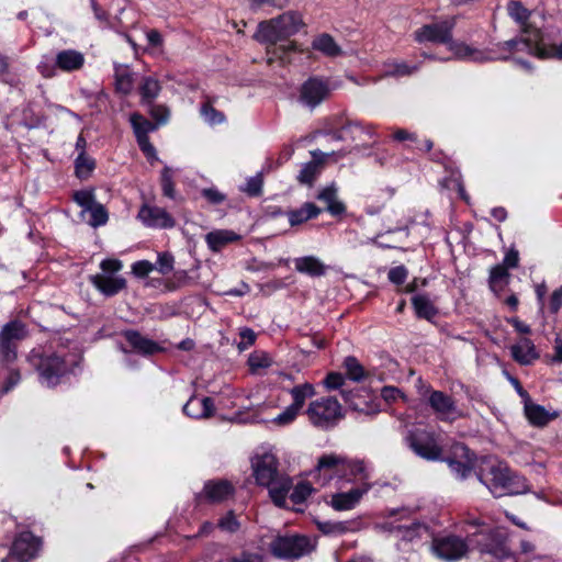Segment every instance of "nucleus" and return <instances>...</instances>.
I'll return each instance as SVG.
<instances>
[{
	"mask_svg": "<svg viewBox=\"0 0 562 562\" xmlns=\"http://www.w3.org/2000/svg\"><path fill=\"white\" fill-rule=\"evenodd\" d=\"M539 50L544 55H536L539 58H550L557 57L562 58V43L560 45H552L550 47H546L542 38L539 41Z\"/></svg>",
	"mask_w": 562,
	"mask_h": 562,
	"instance_id": "59",
	"label": "nucleus"
},
{
	"mask_svg": "<svg viewBox=\"0 0 562 562\" xmlns=\"http://www.w3.org/2000/svg\"><path fill=\"white\" fill-rule=\"evenodd\" d=\"M340 132L342 135L350 134L356 139L363 134L364 125L360 122H348L341 127Z\"/></svg>",
	"mask_w": 562,
	"mask_h": 562,
	"instance_id": "61",
	"label": "nucleus"
},
{
	"mask_svg": "<svg viewBox=\"0 0 562 562\" xmlns=\"http://www.w3.org/2000/svg\"><path fill=\"white\" fill-rule=\"evenodd\" d=\"M99 267L102 272L90 276L89 279L92 282V284L95 286V289L100 291V293L105 294V267H106L105 258L100 260Z\"/></svg>",
	"mask_w": 562,
	"mask_h": 562,
	"instance_id": "57",
	"label": "nucleus"
},
{
	"mask_svg": "<svg viewBox=\"0 0 562 562\" xmlns=\"http://www.w3.org/2000/svg\"><path fill=\"white\" fill-rule=\"evenodd\" d=\"M321 172V162L312 160L304 164L297 175V181L311 186Z\"/></svg>",
	"mask_w": 562,
	"mask_h": 562,
	"instance_id": "41",
	"label": "nucleus"
},
{
	"mask_svg": "<svg viewBox=\"0 0 562 562\" xmlns=\"http://www.w3.org/2000/svg\"><path fill=\"white\" fill-rule=\"evenodd\" d=\"M135 85L134 72L128 66H116L114 69V91L120 95L130 94Z\"/></svg>",
	"mask_w": 562,
	"mask_h": 562,
	"instance_id": "28",
	"label": "nucleus"
},
{
	"mask_svg": "<svg viewBox=\"0 0 562 562\" xmlns=\"http://www.w3.org/2000/svg\"><path fill=\"white\" fill-rule=\"evenodd\" d=\"M449 469L459 479H465L470 475L475 464V454L463 443H454L450 449L449 456L445 459Z\"/></svg>",
	"mask_w": 562,
	"mask_h": 562,
	"instance_id": "13",
	"label": "nucleus"
},
{
	"mask_svg": "<svg viewBox=\"0 0 562 562\" xmlns=\"http://www.w3.org/2000/svg\"><path fill=\"white\" fill-rule=\"evenodd\" d=\"M256 483L267 487L273 504L286 507V497L293 487L292 479L279 470V461L271 452L257 454L251 460Z\"/></svg>",
	"mask_w": 562,
	"mask_h": 562,
	"instance_id": "3",
	"label": "nucleus"
},
{
	"mask_svg": "<svg viewBox=\"0 0 562 562\" xmlns=\"http://www.w3.org/2000/svg\"><path fill=\"white\" fill-rule=\"evenodd\" d=\"M138 217L149 227L170 228L175 226V221L170 214L158 206L144 205L138 212Z\"/></svg>",
	"mask_w": 562,
	"mask_h": 562,
	"instance_id": "21",
	"label": "nucleus"
},
{
	"mask_svg": "<svg viewBox=\"0 0 562 562\" xmlns=\"http://www.w3.org/2000/svg\"><path fill=\"white\" fill-rule=\"evenodd\" d=\"M289 393L293 400L291 405L301 411L305 404V401L315 395V387L313 384L305 382L293 386Z\"/></svg>",
	"mask_w": 562,
	"mask_h": 562,
	"instance_id": "39",
	"label": "nucleus"
},
{
	"mask_svg": "<svg viewBox=\"0 0 562 562\" xmlns=\"http://www.w3.org/2000/svg\"><path fill=\"white\" fill-rule=\"evenodd\" d=\"M183 413L192 418H209L214 413V402L211 397H191L183 406Z\"/></svg>",
	"mask_w": 562,
	"mask_h": 562,
	"instance_id": "25",
	"label": "nucleus"
},
{
	"mask_svg": "<svg viewBox=\"0 0 562 562\" xmlns=\"http://www.w3.org/2000/svg\"><path fill=\"white\" fill-rule=\"evenodd\" d=\"M344 367L346 369L347 376L356 382H359L366 378V372L361 363L355 357H347L344 360Z\"/></svg>",
	"mask_w": 562,
	"mask_h": 562,
	"instance_id": "43",
	"label": "nucleus"
},
{
	"mask_svg": "<svg viewBox=\"0 0 562 562\" xmlns=\"http://www.w3.org/2000/svg\"><path fill=\"white\" fill-rule=\"evenodd\" d=\"M203 198H205L212 204H221L225 201L226 196L215 188H206L201 191Z\"/></svg>",
	"mask_w": 562,
	"mask_h": 562,
	"instance_id": "62",
	"label": "nucleus"
},
{
	"mask_svg": "<svg viewBox=\"0 0 562 562\" xmlns=\"http://www.w3.org/2000/svg\"><path fill=\"white\" fill-rule=\"evenodd\" d=\"M405 441L423 459L435 461L441 457L442 450L437 445L434 435L424 429L411 430L405 437Z\"/></svg>",
	"mask_w": 562,
	"mask_h": 562,
	"instance_id": "12",
	"label": "nucleus"
},
{
	"mask_svg": "<svg viewBox=\"0 0 562 562\" xmlns=\"http://www.w3.org/2000/svg\"><path fill=\"white\" fill-rule=\"evenodd\" d=\"M312 48L331 58L340 56L342 54L341 47L328 33H322L316 35L312 41Z\"/></svg>",
	"mask_w": 562,
	"mask_h": 562,
	"instance_id": "31",
	"label": "nucleus"
},
{
	"mask_svg": "<svg viewBox=\"0 0 562 562\" xmlns=\"http://www.w3.org/2000/svg\"><path fill=\"white\" fill-rule=\"evenodd\" d=\"M203 492L206 498L212 503H222L234 495L233 484L225 480L209 481L205 483Z\"/></svg>",
	"mask_w": 562,
	"mask_h": 562,
	"instance_id": "24",
	"label": "nucleus"
},
{
	"mask_svg": "<svg viewBox=\"0 0 562 562\" xmlns=\"http://www.w3.org/2000/svg\"><path fill=\"white\" fill-rule=\"evenodd\" d=\"M94 191L93 187L77 190L72 192L71 199L82 209L81 217L85 218V215L89 214L87 223L92 227H99L105 224V205L95 201Z\"/></svg>",
	"mask_w": 562,
	"mask_h": 562,
	"instance_id": "10",
	"label": "nucleus"
},
{
	"mask_svg": "<svg viewBox=\"0 0 562 562\" xmlns=\"http://www.w3.org/2000/svg\"><path fill=\"white\" fill-rule=\"evenodd\" d=\"M200 113L204 121L212 125L221 124L225 120L224 114L217 111L210 102L202 104Z\"/></svg>",
	"mask_w": 562,
	"mask_h": 562,
	"instance_id": "44",
	"label": "nucleus"
},
{
	"mask_svg": "<svg viewBox=\"0 0 562 562\" xmlns=\"http://www.w3.org/2000/svg\"><path fill=\"white\" fill-rule=\"evenodd\" d=\"M303 26L302 14L297 11L289 10L276 18L260 22L254 37L258 42L272 47V50L268 48V55L272 54L281 63H285L286 55L296 49L295 43L290 42L280 46H277V43L293 36Z\"/></svg>",
	"mask_w": 562,
	"mask_h": 562,
	"instance_id": "2",
	"label": "nucleus"
},
{
	"mask_svg": "<svg viewBox=\"0 0 562 562\" xmlns=\"http://www.w3.org/2000/svg\"><path fill=\"white\" fill-rule=\"evenodd\" d=\"M161 189L166 196L175 198L173 173L169 167H165L161 171Z\"/></svg>",
	"mask_w": 562,
	"mask_h": 562,
	"instance_id": "50",
	"label": "nucleus"
},
{
	"mask_svg": "<svg viewBox=\"0 0 562 562\" xmlns=\"http://www.w3.org/2000/svg\"><path fill=\"white\" fill-rule=\"evenodd\" d=\"M508 15L519 25L520 34L526 35V42L536 41L541 37V31L530 22L531 11L520 1L510 0L506 7Z\"/></svg>",
	"mask_w": 562,
	"mask_h": 562,
	"instance_id": "17",
	"label": "nucleus"
},
{
	"mask_svg": "<svg viewBox=\"0 0 562 562\" xmlns=\"http://www.w3.org/2000/svg\"><path fill=\"white\" fill-rule=\"evenodd\" d=\"M145 106L148 108V112L150 116L156 121V125H164L168 122L170 116V110L168 106L164 104H155L154 102L151 104H146Z\"/></svg>",
	"mask_w": 562,
	"mask_h": 562,
	"instance_id": "45",
	"label": "nucleus"
},
{
	"mask_svg": "<svg viewBox=\"0 0 562 562\" xmlns=\"http://www.w3.org/2000/svg\"><path fill=\"white\" fill-rule=\"evenodd\" d=\"M299 412L294 406L289 405L281 414L273 418V423L279 426L289 425L296 418Z\"/></svg>",
	"mask_w": 562,
	"mask_h": 562,
	"instance_id": "55",
	"label": "nucleus"
},
{
	"mask_svg": "<svg viewBox=\"0 0 562 562\" xmlns=\"http://www.w3.org/2000/svg\"><path fill=\"white\" fill-rule=\"evenodd\" d=\"M525 414L529 423L537 427L546 426L558 416L557 413H549L543 406L533 403L525 405Z\"/></svg>",
	"mask_w": 562,
	"mask_h": 562,
	"instance_id": "35",
	"label": "nucleus"
},
{
	"mask_svg": "<svg viewBox=\"0 0 562 562\" xmlns=\"http://www.w3.org/2000/svg\"><path fill=\"white\" fill-rule=\"evenodd\" d=\"M427 392L429 393L428 404L440 420L453 422L461 417L451 396L441 391L427 390Z\"/></svg>",
	"mask_w": 562,
	"mask_h": 562,
	"instance_id": "18",
	"label": "nucleus"
},
{
	"mask_svg": "<svg viewBox=\"0 0 562 562\" xmlns=\"http://www.w3.org/2000/svg\"><path fill=\"white\" fill-rule=\"evenodd\" d=\"M477 549L482 554H488L499 561L508 560L513 562L514 560L506 544V537L498 529L485 535L484 541H477Z\"/></svg>",
	"mask_w": 562,
	"mask_h": 562,
	"instance_id": "16",
	"label": "nucleus"
},
{
	"mask_svg": "<svg viewBox=\"0 0 562 562\" xmlns=\"http://www.w3.org/2000/svg\"><path fill=\"white\" fill-rule=\"evenodd\" d=\"M56 67L63 71L79 70L85 64L83 55L75 49H65L56 55Z\"/></svg>",
	"mask_w": 562,
	"mask_h": 562,
	"instance_id": "30",
	"label": "nucleus"
},
{
	"mask_svg": "<svg viewBox=\"0 0 562 562\" xmlns=\"http://www.w3.org/2000/svg\"><path fill=\"white\" fill-rule=\"evenodd\" d=\"M372 487L370 482H363L358 487L351 488L348 492L336 493L331 496L330 505L336 510H350L355 508L363 495H366Z\"/></svg>",
	"mask_w": 562,
	"mask_h": 562,
	"instance_id": "19",
	"label": "nucleus"
},
{
	"mask_svg": "<svg viewBox=\"0 0 562 562\" xmlns=\"http://www.w3.org/2000/svg\"><path fill=\"white\" fill-rule=\"evenodd\" d=\"M317 199L326 204V211L334 216L340 215L346 211L345 204L338 200L337 188L334 184L324 188L317 194Z\"/></svg>",
	"mask_w": 562,
	"mask_h": 562,
	"instance_id": "33",
	"label": "nucleus"
},
{
	"mask_svg": "<svg viewBox=\"0 0 562 562\" xmlns=\"http://www.w3.org/2000/svg\"><path fill=\"white\" fill-rule=\"evenodd\" d=\"M248 364L251 371H257L258 369L270 367L271 359L265 352H254L249 356Z\"/></svg>",
	"mask_w": 562,
	"mask_h": 562,
	"instance_id": "51",
	"label": "nucleus"
},
{
	"mask_svg": "<svg viewBox=\"0 0 562 562\" xmlns=\"http://www.w3.org/2000/svg\"><path fill=\"white\" fill-rule=\"evenodd\" d=\"M294 269L312 278L326 274L328 267L316 256H304L294 259Z\"/></svg>",
	"mask_w": 562,
	"mask_h": 562,
	"instance_id": "23",
	"label": "nucleus"
},
{
	"mask_svg": "<svg viewBox=\"0 0 562 562\" xmlns=\"http://www.w3.org/2000/svg\"><path fill=\"white\" fill-rule=\"evenodd\" d=\"M312 492L313 488L310 483L300 482L294 486L289 497L293 504H301L306 501V498L312 494Z\"/></svg>",
	"mask_w": 562,
	"mask_h": 562,
	"instance_id": "47",
	"label": "nucleus"
},
{
	"mask_svg": "<svg viewBox=\"0 0 562 562\" xmlns=\"http://www.w3.org/2000/svg\"><path fill=\"white\" fill-rule=\"evenodd\" d=\"M0 80L10 86L18 83L16 75L10 70V58L0 53Z\"/></svg>",
	"mask_w": 562,
	"mask_h": 562,
	"instance_id": "46",
	"label": "nucleus"
},
{
	"mask_svg": "<svg viewBox=\"0 0 562 562\" xmlns=\"http://www.w3.org/2000/svg\"><path fill=\"white\" fill-rule=\"evenodd\" d=\"M509 273L508 269H506L502 265H496L491 269L490 272V286L492 290H495L496 286H502L504 282L508 279Z\"/></svg>",
	"mask_w": 562,
	"mask_h": 562,
	"instance_id": "48",
	"label": "nucleus"
},
{
	"mask_svg": "<svg viewBox=\"0 0 562 562\" xmlns=\"http://www.w3.org/2000/svg\"><path fill=\"white\" fill-rule=\"evenodd\" d=\"M218 527L223 531L235 532L239 529V522L233 512H228L218 520Z\"/></svg>",
	"mask_w": 562,
	"mask_h": 562,
	"instance_id": "54",
	"label": "nucleus"
},
{
	"mask_svg": "<svg viewBox=\"0 0 562 562\" xmlns=\"http://www.w3.org/2000/svg\"><path fill=\"white\" fill-rule=\"evenodd\" d=\"M29 336L25 323L15 318L5 323L0 330V361L13 363L18 358L19 344Z\"/></svg>",
	"mask_w": 562,
	"mask_h": 562,
	"instance_id": "6",
	"label": "nucleus"
},
{
	"mask_svg": "<svg viewBox=\"0 0 562 562\" xmlns=\"http://www.w3.org/2000/svg\"><path fill=\"white\" fill-rule=\"evenodd\" d=\"M324 384L328 390L339 389L344 384V376L341 373L330 372L325 378Z\"/></svg>",
	"mask_w": 562,
	"mask_h": 562,
	"instance_id": "64",
	"label": "nucleus"
},
{
	"mask_svg": "<svg viewBox=\"0 0 562 562\" xmlns=\"http://www.w3.org/2000/svg\"><path fill=\"white\" fill-rule=\"evenodd\" d=\"M239 239L240 236L229 229H215L205 235V243L213 252H217L228 244L238 241Z\"/></svg>",
	"mask_w": 562,
	"mask_h": 562,
	"instance_id": "26",
	"label": "nucleus"
},
{
	"mask_svg": "<svg viewBox=\"0 0 562 562\" xmlns=\"http://www.w3.org/2000/svg\"><path fill=\"white\" fill-rule=\"evenodd\" d=\"M456 25V19H447L440 22L426 24L414 33L415 41L418 43L435 42L448 44L452 40V30Z\"/></svg>",
	"mask_w": 562,
	"mask_h": 562,
	"instance_id": "14",
	"label": "nucleus"
},
{
	"mask_svg": "<svg viewBox=\"0 0 562 562\" xmlns=\"http://www.w3.org/2000/svg\"><path fill=\"white\" fill-rule=\"evenodd\" d=\"M322 210L314 203L306 202L300 209L286 212L291 226H296L314 218L321 214Z\"/></svg>",
	"mask_w": 562,
	"mask_h": 562,
	"instance_id": "34",
	"label": "nucleus"
},
{
	"mask_svg": "<svg viewBox=\"0 0 562 562\" xmlns=\"http://www.w3.org/2000/svg\"><path fill=\"white\" fill-rule=\"evenodd\" d=\"M75 176L80 180V181H85V180H88L95 167H97V162H95V159L88 156L86 150H81L77 158L75 159Z\"/></svg>",
	"mask_w": 562,
	"mask_h": 562,
	"instance_id": "37",
	"label": "nucleus"
},
{
	"mask_svg": "<svg viewBox=\"0 0 562 562\" xmlns=\"http://www.w3.org/2000/svg\"><path fill=\"white\" fill-rule=\"evenodd\" d=\"M412 304L418 317L431 319L437 315V308L427 295L418 294L412 299Z\"/></svg>",
	"mask_w": 562,
	"mask_h": 562,
	"instance_id": "40",
	"label": "nucleus"
},
{
	"mask_svg": "<svg viewBox=\"0 0 562 562\" xmlns=\"http://www.w3.org/2000/svg\"><path fill=\"white\" fill-rule=\"evenodd\" d=\"M131 124L134 130L135 136H145L157 128L155 123H151L139 113L131 115Z\"/></svg>",
	"mask_w": 562,
	"mask_h": 562,
	"instance_id": "42",
	"label": "nucleus"
},
{
	"mask_svg": "<svg viewBox=\"0 0 562 562\" xmlns=\"http://www.w3.org/2000/svg\"><path fill=\"white\" fill-rule=\"evenodd\" d=\"M530 41V44L526 42V35L521 34L520 37L513 38L503 43L497 44V48L501 52H505L506 54L501 55L497 59L507 60L510 58V55L517 52H526L529 55H544L539 50V41Z\"/></svg>",
	"mask_w": 562,
	"mask_h": 562,
	"instance_id": "20",
	"label": "nucleus"
},
{
	"mask_svg": "<svg viewBox=\"0 0 562 562\" xmlns=\"http://www.w3.org/2000/svg\"><path fill=\"white\" fill-rule=\"evenodd\" d=\"M419 69V65H408L404 60H387L383 65L384 77H405L411 76Z\"/></svg>",
	"mask_w": 562,
	"mask_h": 562,
	"instance_id": "36",
	"label": "nucleus"
},
{
	"mask_svg": "<svg viewBox=\"0 0 562 562\" xmlns=\"http://www.w3.org/2000/svg\"><path fill=\"white\" fill-rule=\"evenodd\" d=\"M124 337L131 347L138 353L148 356L160 350V347L156 341L140 335L138 331L126 330L124 333Z\"/></svg>",
	"mask_w": 562,
	"mask_h": 562,
	"instance_id": "27",
	"label": "nucleus"
},
{
	"mask_svg": "<svg viewBox=\"0 0 562 562\" xmlns=\"http://www.w3.org/2000/svg\"><path fill=\"white\" fill-rule=\"evenodd\" d=\"M476 475L479 481L496 497L522 492L514 486L515 477L510 475L509 469L502 462L485 463Z\"/></svg>",
	"mask_w": 562,
	"mask_h": 562,
	"instance_id": "5",
	"label": "nucleus"
},
{
	"mask_svg": "<svg viewBox=\"0 0 562 562\" xmlns=\"http://www.w3.org/2000/svg\"><path fill=\"white\" fill-rule=\"evenodd\" d=\"M161 91L159 80L154 77H145L139 86L140 103L151 104Z\"/></svg>",
	"mask_w": 562,
	"mask_h": 562,
	"instance_id": "38",
	"label": "nucleus"
},
{
	"mask_svg": "<svg viewBox=\"0 0 562 562\" xmlns=\"http://www.w3.org/2000/svg\"><path fill=\"white\" fill-rule=\"evenodd\" d=\"M310 422L319 428L333 427L341 417V405L334 397H322L310 403L306 411Z\"/></svg>",
	"mask_w": 562,
	"mask_h": 562,
	"instance_id": "7",
	"label": "nucleus"
},
{
	"mask_svg": "<svg viewBox=\"0 0 562 562\" xmlns=\"http://www.w3.org/2000/svg\"><path fill=\"white\" fill-rule=\"evenodd\" d=\"M155 263L148 260H139L132 265V273L137 278H145L155 270Z\"/></svg>",
	"mask_w": 562,
	"mask_h": 562,
	"instance_id": "53",
	"label": "nucleus"
},
{
	"mask_svg": "<svg viewBox=\"0 0 562 562\" xmlns=\"http://www.w3.org/2000/svg\"><path fill=\"white\" fill-rule=\"evenodd\" d=\"M457 59L470 60L474 63H485L496 59L488 50H482L467 45L465 43L451 42L448 45Z\"/></svg>",
	"mask_w": 562,
	"mask_h": 562,
	"instance_id": "22",
	"label": "nucleus"
},
{
	"mask_svg": "<svg viewBox=\"0 0 562 562\" xmlns=\"http://www.w3.org/2000/svg\"><path fill=\"white\" fill-rule=\"evenodd\" d=\"M329 92V85L326 80L312 77L301 86L299 101L310 109H315L327 99Z\"/></svg>",
	"mask_w": 562,
	"mask_h": 562,
	"instance_id": "15",
	"label": "nucleus"
},
{
	"mask_svg": "<svg viewBox=\"0 0 562 562\" xmlns=\"http://www.w3.org/2000/svg\"><path fill=\"white\" fill-rule=\"evenodd\" d=\"M271 551L279 558H300L313 550L311 540L305 536L288 535L277 537L270 544Z\"/></svg>",
	"mask_w": 562,
	"mask_h": 562,
	"instance_id": "11",
	"label": "nucleus"
},
{
	"mask_svg": "<svg viewBox=\"0 0 562 562\" xmlns=\"http://www.w3.org/2000/svg\"><path fill=\"white\" fill-rule=\"evenodd\" d=\"M175 265V258L169 252H159L157 262L155 263L156 268L159 273L161 274H168L173 270Z\"/></svg>",
	"mask_w": 562,
	"mask_h": 562,
	"instance_id": "49",
	"label": "nucleus"
},
{
	"mask_svg": "<svg viewBox=\"0 0 562 562\" xmlns=\"http://www.w3.org/2000/svg\"><path fill=\"white\" fill-rule=\"evenodd\" d=\"M126 288V280L122 276L108 274V296L117 294Z\"/></svg>",
	"mask_w": 562,
	"mask_h": 562,
	"instance_id": "52",
	"label": "nucleus"
},
{
	"mask_svg": "<svg viewBox=\"0 0 562 562\" xmlns=\"http://www.w3.org/2000/svg\"><path fill=\"white\" fill-rule=\"evenodd\" d=\"M407 278V269L404 266L392 268L389 271V280L395 284H402Z\"/></svg>",
	"mask_w": 562,
	"mask_h": 562,
	"instance_id": "63",
	"label": "nucleus"
},
{
	"mask_svg": "<svg viewBox=\"0 0 562 562\" xmlns=\"http://www.w3.org/2000/svg\"><path fill=\"white\" fill-rule=\"evenodd\" d=\"M390 530L406 541H413L415 538H422L428 535V527L425 524L413 521L409 524L392 525Z\"/></svg>",
	"mask_w": 562,
	"mask_h": 562,
	"instance_id": "32",
	"label": "nucleus"
},
{
	"mask_svg": "<svg viewBox=\"0 0 562 562\" xmlns=\"http://www.w3.org/2000/svg\"><path fill=\"white\" fill-rule=\"evenodd\" d=\"M430 551L442 561L454 562L467 555L469 544L465 539L456 535L441 536L432 539Z\"/></svg>",
	"mask_w": 562,
	"mask_h": 562,
	"instance_id": "9",
	"label": "nucleus"
},
{
	"mask_svg": "<svg viewBox=\"0 0 562 562\" xmlns=\"http://www.w3.org/2000/svg\"><path fill=\"white\" fill-rule=\"evenodd\" d=\"M319 485H326L331 479H345L348 482H369L371 474L363 461L350 460L344 456L329 453L322 456L314 471Z\"/></svg>",
	"mask_w": 562,
	"mask_h": 562,
	"instance_id": "4",
	"label": "nucleus"
},
{
	"mask_svg": "<svg viewBox=\"0 0 562 562\" xmlns=\"http://www.w3.org/2000/svg\"><path fill=\"white\" fill-rule=\"evenodd\" d=\"M43 546L41 537L30 530L18 532L10 547L9 555L2 560L13 562H30L38 555Z\"/></svg>",
	"mask_w": 562,
	"mask_h": 562,
	"instance_id": "8",
	"label": "nucleus"
},
{
	"mask_svg": "<svg viewBox=\"0 0 562 562\" xmlns=\"http://www.w3.org/2000/svg\"><path fill=\"white\" fill-rule=\"evenodd\" d=\"M137 143L142 151L146 155L148 159H157L156 149L149 142L148 135L145 136H136Z\"/></svg>",
	"mask_w": 562,
	"mask_h": 562,
	"instance_id": "60",
	"label": "nucleus"
},
{
	"mask_svg": "<svg viewBox=\"0 0 562 562\" xmlns=\"http://www.w3.org/2000/svg\"><path fill=\"white\" fill-rule=\"evenodd\" d=\"M513 358L520 364H530L539 355L533 342L529 338H521L510 348Z\"/></svg>",
	"mask_w": 562,
	"mask_h": 562,
	"instance_id": "29",
	"label": "nucleus"
},
{
	"mask_svg": "<svg viewBox=\"0 0 562 562\" xmlns=\"http://www.w3.org/2000/svg\"><path fill=\"white\" fill-rule=\"evenodd\" d=\"M27 360L38 374V381L47 387H55L75 373L82 352L76 342L66 346L60 341L56 348L32 349Z\"/></svg>",
	"mask_w": 562,
	"mask_h": 562,
	"instance_id": "1",
	"label": "nucleus"
},
{
	"mask_svg": "<svg viewBox=\"0 0 562 562\" xmlns=\"http://www.w3.org/2000/svg\"><path fill=\"white\" fill-rule=\"evenodd\" d=\"M20 381H21L20 370L11 369L2 383L1 392L2 393L10 392L12 389H14L20 383Z\"/></svg>",
	"mask_w": 562,
	"mask_h": 562,
	"instance_id": "58",
	"label": "nucleus"
},
{
	"mask_svg": "<svg viewBox=\"0 0 562 562\" xmlns=\"http://www.w3.org/2000/svg\"><path fill=\"white\" fill-rule=\"evenodd\" d=\"M262 190V178L260 175L250 177L245 187L243 188V191L251 196H257L261 193Z\"/></svg>",
	"mask_w": 562,
	"mask_h": 562,
	"instance_id": "56",
	"label": "nucleus"
}]
</instances>
